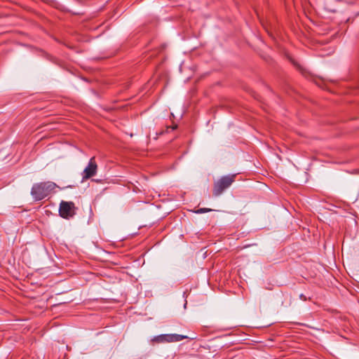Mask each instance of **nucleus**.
<instances>
[{
  "mask_svg": "<svg viewBox=\"0 0 359 359\" xmlns=\"http://www.w3.org/2000/svg\"><path fill=\"white\" fill-rule=\"evenodd\" d=\"M53 182H43L34 184L32 188L31 194L36 201H41L48 196L57 187Z\"/></svg>",
  "mask_w": 359,
  "mask_h": 359,
  "instance_id": "1",
  "label": "nucleus"
},
{
  "mask_svg": "<svg viewBox=\"0 0 359 359\" xmlns=\"http://www.w3.org/2000/svg\"><path fill=\"white\" fill-rule=\"evenodd\" d=\"M235 175H226L221 177L214 184L213 194L215 196H218L222 194V192L229 187L231 184L234 182Z\"/></svg>",
  "mask_w": 359,
  "mask_h": 359,
  "instance_id": "2",
  "label": "nucleus"
},
{
  "mask_svg": "<svg viewBox=\"0 0 359 359\" xmlns=\"http://www.w3.org/2000/svg\"><path fill=\"white\" fill-rule=\"evenodd\" d=\"M60 215L65 219H69L75 215V205L73 202L62 201L59 208Z\"/></svg>",
  "mask_w": 359,
  "mask_h": 359,
  "instance_id": "3",
  "label": "nucleus"
},
{
  "mask_svg": "<svg viewBox=\"0 0 359 359\" xmlns=\"http://www.w3.org/2000/svg\"><path fill=\"white\" fill-rule=\"evenodd\" d=\"M188 337L186 335L177 334H161L156 337L154 341L158 343H171L182 341L184 339H187Z\"/></svg>",
  "mask_w": 359,
  "mask_h": 359,
  "instance_id": "4",
  "label": "nucleus"
},
{
  "mask_svg": "<svg viewBox=\"0 0 359 359\" xmlns=\"http://www.w3.org/2000/svg\"><path fill=\"white\" fill-rule=\"evenodd\" d=\"M97 165L95 162V157H92L88 162V165L82 172V182L95 176L97 173Z\"/></svg>",
  "mask_w": 359,
  "mask_h": 359,
  "instance_id": "5",
  "label": "nucleus"
},
{
  "mask_svg": "<svg viewBox=\"0 0 359 359\" xmlns=\"http://www.w3.org/2000/svg\"><path fill=\"white\" fill-rule=\"evenodd\" d=\"M212 211L210 208H200L195 211L197 214H202Z\"/></svg>",
  "mask_w": 359,
  "mask_h": 359,
  "instance_id": "6",
  "label": "nucleus"
},
{
  "mask_svg": "<svg viewBox=\"0 0 359 359\" xmlns=\"http://www.w3.org/2000/svg\"><path fill=\"white\" fill-rule=\"evenodd\" d=\"M176 128H177V126H175L172 127V129L175 130Z\"/></svg>",
  "mask_w": 359,
  "mask_h": 359,
  "instance_id": "7",
  "label": "nucleus"
}]
</instances>
